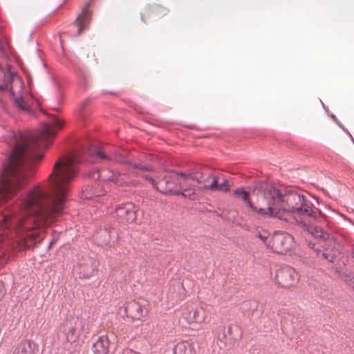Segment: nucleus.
<instances>
[{
  "instance_id": "obj_1",
  "label": "nucleus",
  "mask_w": 354,
  "mask_h": 354,
  "mask_svg": "<svg viewBox=\"0 0 354 354\" xmlns=\"http://www.w3.org/2000/svg\"><path fill=\"white\" fill-rule=\"evenodd\" d=\"M63 125L54 116L50 124L44 122L35 132L4 129L1 137L8 149L0 167V203L8 201L24 186L28 173L43 158L44 151L55 137L54 128L61 129ZM83 161L120 162V152L106 155L88 144L57 160L49 176L48 189L35 187L15 206L12 203L8 205L11 210L0 214V242L7 236L6 231L19 234L26 247L39 242V236L34 230L63 212L70 183L77 174L76 165Z\"/></svg>"
},
{
  "instance_id": "obj_2",
  "label": "nucleus",
  "mask_w": 354,
  "mask_h": 354,
  "mask_svg": "<svg viewBox=\"0 0 354 354\" xmlns=\"http://www.w3.org/2000/svg\"><path fill=\"white\" fill-rule=\"evenodd\" d=\"M257 191H263L262 198L266 200V210L260 209L263 217L293 223L300 222V216L310 217L315 213L306 197L291 189L263 184L254 192Z\"/></svg>"
},
{
  "instance_id": "obj_3",
  "label": "nucleus",
  "mask_w": 354,
  "mask_h": 354,
  "mask_svg": "<svg viewBox=\"0 0 354 354\" xmlns=\"http://www.w3.org/2000/svg\"><path fill=\"white\" fill-rule=\"evenodd\" d=\"M13 83H17L20 88L22 87L21 79L15 72L12 71L10 65H7L6 69L0 66V91H8L18 108L24 111H30V109L24 99L22 97L15 96Z\"/></svg>"
},
{
  "instance_id": "obj_4",
  "label": "nucleus",
  "mask_w": 354,
  "mask_h": 354,
  "mask_svg": "<svg viewBox=\"0 0 354 354\" xmlns=\"http://www.w3.org/2000/svg\"><path fill=\"white\" fill-rule=\"evenodd\" d=\"M185 176V180H192L196 182L198 185L201 194L207 192L216 191L217 187V183L219 180L218 176L214 173H208L205 174L201 172L194 171L189 173L174 174L171 175V178L175 180L179 178L180 176Z\"/></svg>"
},
{
  "instance_id": "obj_5",
  "label": "nucleus",
  "mask_w": 354,
  "mask_h": 354,
  "mask_svg": "<svg viewBox=\"0 0 354 354\" xmlns=\"http://www.w3.org/2000/svg\"><path fill=\"white\" fill-rule=\"evenodd\" d=\"M304 229L317 239V244L321 246L324 251L317 250V255H321L323 259L333 261L335 253L328 254L326 252H330L335 246V241L330 234L324 232L322 228L314 225L304 224Z\"/></svg>"
},
{
  "instance_id": "obj_6",
  "label": "nucleus",
  "mask_w": 354,
  "mask_h": 354,
  "mask_svg": "<svg viewBox=\"0 0 354 354\" xmlns=\"http://www.w3.org/2000/svg\"><path fill=\"white\" fill-rule=\"evenodd\" d=\"M181 317L189 325H201L206 319L207 313L203 306L189 301L182 307Z\"/></svg>"
},
{
  "instance_id": "obj_7",
  "label": "nucleus",
  "mask_w": 354,
  "mask_h": 354,
  "mask_svg": "<svg viewBox=\"0 0 354 354\" xmlns=\"http://www.w3.org/2000/svg\"><path fill=\"white\" fill-rule=\"evenodd\" d=\"M295 245L294 238L287 232H277L270 238L268 247L278 254H287L290 252Z\"/></svg>"
},
{
  "instance_id": "obj_8",
  "label": "nucleus",
  "mask_w": 354,
  "mask_h": 354,
  "mask_svg": "<svg viewBox=\"0 0 354 354\" xmlns=\"http://www.w3.org/2000/svg\"><path fill=\"white\" fill-rule=\"evenodd\" d=\"M266 184V183H261L258 185H257L254 189H253L252 194L254 195H257L258 196L257 199V205L255 206L252 201L250 200L249 198V192H245L241 189H237L234 191V195L236 198L243 200L244 202H245L248 205V206L251 208V209L256 213H257L259 215L262 216L263 214L260 212V209L266 210V200L265 198H262V193L263 191L261 192H255L254 191L259 187L261 185Z\"/></svg>"
},
{
  "instance_id": "obj_9",
  "label": "nucleus",
  "mask_w": 354,
  "mask_h": 354,
  "mask_svg": "<svg viewBox=\"0 0 354 354\" xmlns=\"http://www.w3.org/2000/svg\"><path fill=\"white\" fill-rule=\"evenodd\" d=\"M276 281L282 288H289L295 286L299 281L298 272L292 267L279 269L276 273Z\"/></svg>"
},
{
  "instance_id": "obj_10",
  "label": "nucleus",
  "mask_w": 354,
  "mask_h": 354,
  "mask_svg": "<svg viewBox=\"0 0 354 354\" xmlns=\"http://www.w3.org/2000/svg\"><path fill=\"white\" fill-rule=\"evenodd\" d=\"M147 309L134 300L126 302L120 308L119 314L132 320H142Z\"/></svg>"
},
{
  "instance_id": "obj_11",
  "label": "nucleus",
  "mask_w": 354,
  "mask_h": 354,
  "mask_svg": "<svg viewBox=\"0 0 354 354\" xmlns=\"http://www.w3.org/2000/svg\"><path fill=\"white\" fill-rule=\"evenodd\" d=\"M180 183V194L191 200L197 199L201 194L198 185H194L189 183L191 180H185V176H180L176 179Z\"/></svg>"
},
{
  "instance_id": "obj_12",
  "label": "nucleus",
  "mask_w": 354,
  "mask_h": 354,
  "mask_svg": "<svg viewBox=\"0 0 354 354\" xmlns=\"http://www.w3.org/2000/svg\"><path fill=\"white\" fill-rule=\"evenodd\" d=\"M115 214L122 223L132 222L136 218L135 206L131 203L120 205L115 209Z\"/></svg>"
},
{
  "instance_id": "obj_13",
  "label": "nucleus",
  "mask_w": 354,
  "mask_h": 354,
  "mask_svg": "<svg viewBox=\"0 0 354 354\" xmlns=\"http://www.w3.org/2000/svg\"><path fill=\"white\" fill-rule=\"evenodd\" d=\"M89 5L90 3H87L86 5L82 8L81 13L78 15L75 19V23L78 28L77 35H80L90 22L91 12L88 9Z\"/></svg>"
},
{
  "instance_id": "obj_14",
  "label": "nucleus",
  "mask_w": 354,
  "mask_h": 354,
  "mask_svg": "<svg viewBox=\"0 0 354 354\" xmlns=\"http://www.w3.org/2000/svg\"><path fill=\"white\" fill-rule=\"evenodd\" d=\"M89 178L94 181L99 180L102 182L111 181L116 182L117 176L112 170L103 169L95 170L89 174Z\"/></svg>"
},
{
  "instance_id": "obj_15",
  "label": "nucleus",
  "mask_w": 354,
  "mask_h": 354,
  "mask_svg": "<svg viewBox=\"0 0 354 354\" xmlns=\"http://www.w3.org/2000/svg\"><path fill=\"white\" fill-rule=\"evenodd\" d=\"M110 342L107 336H101L93 342L92 345V352L93 354H109Z\"/></svg>"
},
{
  "instance_id": "obj_16",
  "label": "nucleus",
  "mask_w": 354,
  "mask_h": 354,
  "mask_svg": "<svg viewBox=\"0 0 354 354\" xmlns=\"http://www.w3.org/2000/svg\"><path fill=\"white\" fill-rule=\"evenodd\" d=\"M97 264L95 260L91 258L88 259L85 263L80 264V274H82L84 278H89L93 274Z\"/></svg>"
},
{
  "instance_id": "obj_17",
  "label": "nucleus",
  "mask_w": 354,
  "mask_h": 354,
  "mask_svg": "<svg viewBox=\"0 0 354 354\" xmlns=\"http://www.w3.org/2000/svg\"><path fill=\"white\" fill-rule=\"evenodd\" d=\"M99 183L95 182L91 186H88L85 188V190L82 193V197L86 199H91L94 197L100 196L104 194V191L102 189L98 188Z\"/></svg>"
},
{
  "instance_id": "obj_18",
  "label": "nucleus",
  "mask_w": 354,
  "mask_h": 354,
  "mask_svg": "<svg viewBox=\"0 0 354 354\" xmlns=\"http://www.w3.org/2000/svg\"><path fill=\"white\" fill-rule=\"evenodd\" d=\"M173 354H194V346L187 341L180 342L174 346Z\"/></svg>"
},
{
  "instance_id": "obj_19",
  "label": "nucleus",
  "mask_w": 354,
  "mask_h": 354,
  "mask_svg": "<svg viewBox=\"0 0 354 354\" xmlns=\"http://www.w3.org/2000/svg\"><path fill=\"white\" fill-rule=\"evenodd\" d=\"M174 173H170L166 178L165 183L167 185V187L165 188V192L171 193L174 194L179 195L180 190V183L177 180H174L171 178V175Z\"/></svg>"
},
{
  "instance_id": "obj_20",
  "label": "nucleus",
  "mask_w": 354,
  "mask_h": 354,
  "mask_svg": "<svg viewBox=\"0 0 354 354\" xmlns=\"http://www.w3.org/2000/svg\"><path fill=\"white\" fill-rule=\"evenodd\" d=\"M33 350L31 346V342L29 340L21 341L14 351V354H32Z\"/></svg>"
},
{
  "instance_id": "obj_21",
  "label": "nucleus",
  "mask_w": 354,
  "mask_h": 354,
  "mask_svg": "<svg viewBox=\"0 0 354 354\" xmlns=\"http://www.w3.org/2000/svg\"><path fill=\"white\" fill-rule=\"evenodd\" d=\"M217 183V187H216V190H218L223 192H227L230 189V184L229 181L227 179H224L221 183Z\"/></svg>"
},
{
  "instance_id": "obj_22",
  "label": "nucleus",
  "mask_w": 354,
  "mask_h": 354,
  "mask_svg": "<svg viewBox=\"0 0 354 354\" xmlns=\"http://www.w3.org/2000/svg\"><path fill=\"white\" fill-rule=\"evenodd\" d=\"M257 236L261 239L263 243H265L266 244H267V239H268V233L264 232L263 233H260L259 232L257 234Z\"/></svg>"
},
{
  "instance_id": "obj_23",
  "label": "nucleus",
  "mask_w": 354,
  "mask_h": 354,
  "mask_svg": "<svg viewBox=\"0 0 354 354\" xmlns=\"http://www.w3.org/2000/svg\"><path fill=\"white\" fill-rule=\"evenodd\" d=\"M141 175L146 179L149 180L151 183V185L153 186H155V180L151 176H149L147 174H141Z\"/></svg>"
},
{
  "instance_id": "obj_24",
  "label": "nucleus",
  "mask_w": 354,
  "mask_h": 354,
  "mask_svg": "<svg viewBox=\"0 0 354 354\" xmlns=\"http://www.w3.org/2000/svg\"><path fill=\"white\" fill-rule=\"evenodd\" d=\"M66 331L68 330V333H71V335H74L75 333V328L73 326H69L67 328H65L64 329Z\"/></svg>"
},
{
  "instance_id": "obj_25",
  "label": "nucleus",
  "mask_w": 354,
  "mask_h": 354,
  "mask_svg": "<svg viewBox=\"0 0 354 354\" xmlns=\"http://www.w3.org/2000/svg\"><path fill=\"white\" fill-rule=\"evenodd\" d=\"M124 354H140L136 351H134L131 349H127L124 351Z\"/></svg>"
},
{
  "instance_id": "obj_26",
  "label": "nucleus",
  "mask_w": 354,
  "mask_h": 354,
  "mask_svg": "<svg viewBox=\"0 0 354 354\" xmlns=\"http://www.w3.org/2000/svg\"><path fill=\"white\" fill-rule=\"evenodd\" d=\"M53 85L58 89L59 88V83L55 80L54 77L52 78Z\"/></svg>"
},
{
  "instance_id": "obj_27",
  "label": "nucleus",
  "mask_w": 354,
  "mask_h": 354,
  "mask_svg": "<svg viewBox=\"0 0 354 354\" xmlns=\"http://www.w3.org/2000/svg\"><path fill=\"white\" fill-rule=\"evenodd\" d=\"M165 181L164 180H160L158 182V187H156V189H159L163 184H164Z\"/></svg>"
},
{
  "instance_id": "obj_28",
  "label": "nucleus",
  "mask_w": 354,
  "mask_h": 354,
  "mask_svg": "<svg viewBox=\"0 0 354 354\" xmlns=\"http://www.w3.org/2000/svg\"><path fill=\"white\" fill-rule=\"evenodd\" d=\"M315 243H313V244H312V245H310V247L311 248H314V246H315Z\"/></svg>"
},
{
  "instance_id": "obj_29",
  "label": "nucleus",
  "mask_w": 354,
  "mask_h": 354,
  "mask_svg": "<svg viewBox=\"0 0 354 354\" xmlns=\"http://www.w3.org/2000/svg\"><path fill=\"white\" fill-rule=\"evenodd\" d=\"M52 243H53L52 241L49 243V246H48L49 248L51 246Z\"/></svg>"
}]
</instances>
